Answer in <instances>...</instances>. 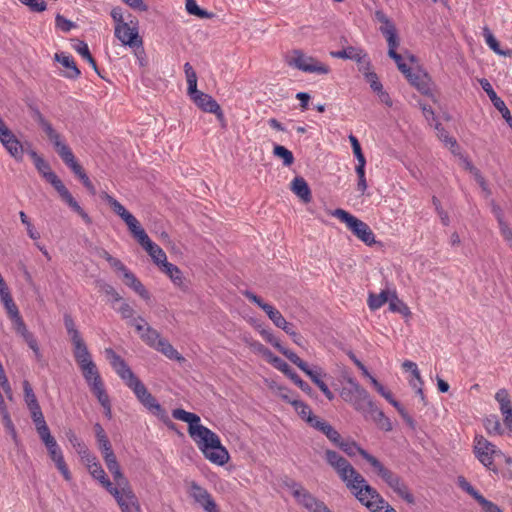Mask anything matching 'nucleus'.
<instances>
[{"instance_id":"obj_1","label":"nucleus","mask_w":512,"mask_h":512,"mask_svg":"<svg viewBox=\"0 0 512 512\" xmlns=\"http://www.w3.org/2000/svg\"><path fill=\"white\" fill-rule=\"evenodd\" d=\"M324 457L356 499L371 512H397L378 491L370 486L351 463L336 451L327 449Z\"/></svg>"},{"instance_id":"obj_2","label":"nucleus","mask_w":512,"mask_h":512,"mask_svg":"<svg viewBox=\"0 0 512 512\" xmlns=\"http://www.w3.org/2000/svg\"><path fill=\"white\" fill-rule=\"evenodd\" d=\"M176 420L188 424V433L204 456L212 463L224 465L229 460V454L222 446L220 438L216 433L201 424L200 417L184 409L177 408L172 411Z\"/></svg>"},{"instance_id":"obj_3","label":"nucleus","mask_w":512,"mask_h":512,"mask_svg":"<svg viewBox=\"0 0 512 512\" xmlns=\"http://www.w3.org/2000/svg\"><path fill=\"white\" fill-rule=\"evenodd\" d=\"M332 215L343 222L347 229L367 246L376 244L375 235L367 223L344 209L337 208Z\"/></svg>"},{"instance_id":"obj_4","label":"nucleus","mask_w":512,"mask_h":512,"mask_svg":"<svg viewBox=\"0 0 512 512\" xmlns=\"http://www.w3.org/2000/svg\"><path fill=\"white\" fill-rule=\"evenodd\" d=\"M134 393L141 404L154 416L159 418L169 429L174 430L175 424L170 420L167 412L158 403L156 398L147 390L146 386H133Z\"/></svg>"},{"instance_id":"obj_5","label":"nucleus","mask_w":512,"mask_h":512,"mask_svg":"<svg viewBox=\"0 0 512 512\" xmlns=\"http://www.w3.org/2000/svg\"><path fill=\"white\" fill-rule=\"evenodd\" d=\"M73 355L87 384H102L97 366L92 360L87 345L78 349H73Z\"/></svg>"},{"instance_id":"obj_6","label":"nucleus","mask_w":512,"mask_h":512,"mask_svg":"<svg viewBox=\"0 0 512 512\" xmlns=\"http://www.w3.org/2000/svg\"><path fill=\"white\" fill-rule=\"evenodd\" d=\"M272 388H274V393L285 402L290 403L294 407L296 413L311 427L314 428L315 422L321 420L319 417L313 415L308 405L293 396L286 386H272Z\"/></svg>"},{"instance_id":"obj_7","label":"nucleus","mask_w":512,"mask_h":512,"mask_svg":"<svg viewBox=\"0 0 512 512\" xmlns=\"http://www.w3.org/2000/svg\"><path fill=\"white\" fill-rule=\"evenodd\" d=\"M297 503L306 508L309 512H332L327 505L315 498L301 484L292 482L288 485Z\"/></svg>"},{"instance_id":"obj_8","label":"nucleus","mask_w":512,"mask_h":512,"mask_svg":"<svg viewBox=\"0 0 512 512\" xmlns=\"http://www.w3.org/2000/svg\"><path fill=\"white\" fill-rule=\"evenodd\" d=\"M474 453L476 458L488 469L496 472L494 467V459L502 455L501 451L494 444L485 439L482 435H478L474 439Z\"/></svg>"},{"instance_id":"obj_9","label":"nucleus","mask_w":512,"mask_h":512,"mask_svg":"<svg viewBox=\"0 0 512 512\" xmlns=\"http://www.w3.org/2000/svg\"><path fill=\"white\" fill-rule=\"evenodd\" d=\"M127 18L130 23L115 25V37L130 48H139L142 45V38L138 32V21H134L135 17L131 13H128Z\"/></svg>"},{"instance_id":"obj_10","label":"nucleus","mask_w":512,"mask_h":512,"mask_svg":"<svg viewBox=\"0 0 512 512\" xmlns=\"http://www.w3.org/2000/svg\"><path fill=\"white\" fill-rule=\"evenodd\" d=\"M340 396L362 413L372 407V401L362 386H342Z\"/></svg>"},{"instance_id":"obj_11","label":"nucleus","mask_w":512,"mask_h":512,"mask_svg":"<svg viewBox=\"0 0 512 512\" xmlns=\"http://www.w3.org/2000/svg\"><path fill=\"white\" fill-rule=\"evenodd\" d=\"M289 64L307 73L328 74L330 72L329 66L312 56L305 55L301 50H294L293 58L289 61Z\"/></svg>"},{"instance_id":"obj_12","label":"nucleus","mask_w":512,"mask_h":512,"mask_svg":"<svg viewBox=\"0 0 512 512\" xmlns=\"http://www.w3.org/2000/svg\"><path fill=\"white\" fill-rule=\"evenodd\" d=\"M105 355L114 371L126 384H142V382L135 376L131 368L127 365L124 359L118 355L113 349L107 348Z\"/></svg>"},{"instance_id":"obj_13","label":"nucleus","mask_w":512,"mask_h":512,"mask_svg":"<svg viewBox=\"0 0 512 512\" xmlns=\"http://www.w3.org/2000/svg\"><path fill=\"white\" fill-rule=\"evenodd\" d=\"M5 396L11 401L12 392L11 386H0V417L5 429V432L11 437L15 445L19 444V438L16 428L11 419L7 405L5 403Z\"/></svg>"},{"instance_id":"obj_14","label":"nucleus","mask_w":512,"mask_h":512,"mask_svg":"<svg viewBox=\"0 0 512 512\" xmlns=\"http://www.w3.org/2000/svg\"><path fill=\"white\" fill-rule=\"evenodd\" d=\"M109 493L114 497L122 512H141L138 498L131 486L121 489L114 487Z\"/></svg>"},{"instance_id":"obj_15","label":"nucleus","mask_w":512,"mask_h":512,"mask_svg":"<svg viewBox=\"0 0 512 512\" xmlns=\"http://www.w3.org/2000/svg\"><path fill=\"white\" fill-rule=\"evenodd\" d=\"M188 494L205 512H218L217 504L212 495L196 482L189 483Z\"/></svg>"},{"instance_id":"obj_16","label":"nucleus","mask_w":512,"mask_h":512,"mask_svg":"<svg viewBox=\"0 0 512 512\" xmlns=\"http://www.w3.org/2000/svg\"><path fill=\"white\" fill-rule=\"evenodd\" d=\"M482 89L486 92L494 107L501 113L502 117L507 122L508 126L512 129V115L507 108L505 102L497 95L490 82L482 78L479 80Z\"/></svg>"},{"instance_id":"obj_17","label":"nucleus","mask_w":512,"mask_h":512,"mask_svg":"<svg viewBox=\"0 0 512 512\" xmlns=\"http://www.w3.org/2000/svg\"><path fill=\"white\" fill-rule=\"evenodd\" d=\"M399 497L408 504H415V497L409 490L407 484L400 476L391 472L387 478L383 480Z\"/></svg>"},{"instance_id":"obj_18","label":"nucleus","mask_w":512,"mask_h":512,"mask_svg":"<svg viewBox=\"0 0 512 512\" xmlns=\"http://www.w3.org/2000/svg\"><path fill=\"white\" fill-rule=\"evenodd\" d=\"M46 448L48 450V453H49V456H50L51 460L55 463L57 469L62 474L64 479L66 481H71V479H72L71 472H70V470H69V468H68V466H67V464H66V462L64 460V456H63L62 450L60 449V447L57 444V442L49 445Z\"/></svg>"},{"instance_id":"obj_19","label":"nucleus","mask_w":512,"mask_h":512,"mask_svg":"<svg viewBox=\"0 0 512 512\" xmlns=\"http://www.w3.org/2000/svg\"><path fill=\"white\" fill-rule=\"evenodd\" d=\"M189 97L192 99L195 105L204 112L212 113L213 111L219 109V104L217 101L212 96L200 90H197L196 93L190 94Z\"/></svg>"},{"instance_id":"obj_20","label":"nucleus","mask_w":512,"mask_h":512,"mask_svg":"<svg viewBox=\"0 0 512 512\" xmlns=\"http://www.w3.org/2000/svg\"><path fill=\"white\" fill-rule=\"evenodd\" d=\"M64 326L67 331V334L70 338V341L73 344V349H78L86 346L83 338L81 337L80 332L76 328L74 319L69 313H65L63 316Z\"/></svg>"},{"instance_id":"obj_21","label":"nucleus","mask_w":512,"mask_h":512,"mask_svg":"<svg viewBox=\"0 0 512 512\" xmlns=\"http://www.w3.org/2000/svg\"><path fill=\"white\" fill-rule=\"evenodd\" d=\"M54 59L67 69V71L64 73V77L72 80L79 78L81 71L77 67L72 56L61 52L56 53Z\"/></svg>"},{"instance_id":"obj_22","label":"nucleus","mask_w":512,"mask_h":512,"mask_svg":"<svg viewBox=\"0 0 512 512\" xmlns=\"http://www.w3.org/2000/svg\"><path fill=\"white\" fill-rule=\"evenodd\" d=\"M408 82L414 86L421 94L429 96L431 94V78L426 72L412 73V77L407 78Z\"/></svg>"},{"instance_id":"obj_23","label":"nucleus","mask_w":512,"mask_h":512,"mask_svg":"<svg viewBox=\"0 0 512 512\" xmlns=\"http://www.w3.org/2000/svg\"><path fill=\"white\" fill-rule=\"evenodd\" d=\"M330 55L333 58L350 59L356 61L358 64H361L362 60H365L366 52L363 49L354 46H348L347 48L339 51H332L330 52Z\"/></svg>"},{"instance_id":"obj_24","label":"nucleus","mask_w":512,"mask_h":512,"mask_svg":"<svg viewBox=\"0 0 512 512\" xmlns=\"http://www.w3.org/2000/svg\"><path fill=\"white\" fill-rule=\"evenodd\" d=\"M291 190L296 194L304 203H309L312 200L311 189L303 177H295L291 182Z\"/></svg>"},{"instance_id":"obj_25","label":"nucleus","mask_w":512,"mask_h":512,"mask_svg":"<svg viewBox=\"0 0 512 512\" xmlns=\"http://www.w3.org/2000/svg\"><path fill=\"white\" fill-rule=\"evenodd\" d=\"M160 268L164 273H166L169 276V278L176 286H178L184 291L188 289V286L184 281L182 272L176 265L166 261L163 265L160 266Z\"/></svg>"},{"instance_id":"obj_26","label":"nucleus","mask_w":512,"mask_h":512,"mask_svg":"<svg viewBox=\"0 0 512 512\" xmlns=\"http://www.w3.org/2000/svg\"><path fill=\"white\" fill-rule=\"evenodd\" d=\"M76 43L73 45V48L76 50L77 53L81 55L82 58H84L90 66L93 68V70L103 78L101 75L96 60L93 58L92 54L90 53L89 47L87 43L83 40L75 39Z\"/></svg>"},{"instance_id":"obj_27","label":"nucleus","mask_w":512,"mask_h":512,"mask_svg":"<svg viewBox=\"0 0 512 512\" xmlns=\"http://www.w3.org/2000/svg\"><path fill=\"white\" fill-rule=\"evenodd\" d=\"M366 416H370L377 425L385 430L390 431L392 430V424L390 420L384 415V413L379 410L375 404L372 402V407L366 410V413H363Z\"/></svg>"},{"instance_id":"obj_28","label":"nucleus","mask_w":512,"mask_h":512,"mask_svg":"<svg viewBox=\"0 0 512 512\" xmlns=\"http://www.w3.org/2000/svg\"><path fill=\"white\" fill-rule=\"evenodd\" d=\"M38 173L52 186L61 180L56 173L51 170L50 164L42 157L34 164Z\"/></svg>"},{"instance_id":"obj_29","label":"nucleus","mask_w":512,"mask_h":512,"mask_svg":"<svg viewBox=\"0 0 512 512\" xmlns=\"http://www.w3.org/2000/svg\"><path fill=\"white\" fill-rule=\"evenodd\" d=\"M90 475L97 480L108 492L114 488L113 483L107 477L104 469L102 468L100 462L94 463L93 466H90L88 469Z\"/></svg>"},{"instance_id":"obj_30","label":"nucleus","mask_w":512,"mask_h":512,"mask_svg":"<svg viewBox=\"0 0 512 512\" xmlns=\"http://www.w3.org/2000/svg\"><path fill=\"white\" fill-rule=\"evenodd\" d=\"M271 361L274 367L285 373L294 382V384H306L282 358L273 356Z\"/></svg>"},{"instance_id":"obj_31","label":"nucleus","mask_w":512,"mask_h":512,"mask_svg":"<svg viewBox=\"0 0 512 512\" xmlns=\"http://www.w3.org/2000/svg\"><path fill=\"white\" fill-rule=\"evenodd\" d=\"M315 429L323 433L332 443L338 446L342 438L337 430H335L328 422L320 420L315 422Z\"/></svg>"},{"instance_id":"obj_32","label":"nucleus","mask_w":512,"mask_h":512,"mask_svg":"<svg viewBox=\"0 0 512 512\" xmlns=\"http://www.w3.org/2000/svg\"><path fill=\"white\" fill-rule=\"evenodd\" d=\"M25 402L30 410L32 418H39L42 415L41 408L31 386H25Z\"/></svg>"},{"instance_id":"obj_33","label":"nucleus","mask_w":512,"mask_h":512,"mask_svg":"<svg viewBox=\"0 0 512 512\" xmlns=\"http://www.w3.org/2000/svg\"><path fill=\"white\" fill-rule=\"evenodd\" d=\"M361 456L373 467L375 472L378 474L379 477L384 480L389 476V474L392 472L388 468H386L376 457L368 453L367 451H362Z\"/></svg>"},{"instance_id":"obj_34","label":"nucleus","mask_w":512,"mask_h":512,"mask_svg":"<svg viewBox=\"0 0 512 512\" xmlns=\"http://www.w3.org/2000/svg\"><path fill=\"white\" fill-rule=\"evenodd\" d=\"M483 36L488 47L498 55L507 56L510 55L511 50H502L498 40L495 38L493 33L488 27L483 28Z\"/></svg>"},{"instance_id":"obj_35","label":"nucleus","mask_w":512,"mask_h":512,"mask_svg":"<svg viewBox=\"0 0 512 512\" xmlns=\"http://www.w3.org/2000/svg\"><path fill=\"white\" fill-rule=\"evenodd\" d=\"M300 369L311 379L313 384H325L322 378H325L326 374L323 372L321 367L316 365L310 366L304 361V366Z\"/></svg>"},{"instance_id":"obj_36","label":"nucleus","mask_w":512,"mask_h":512,"mask_svg":"<svg viewBox=\"0 0 512 512\" xmlns=\"http://www.w3.org/2000/svg\"><path fill=\"white\" fill-rule=\"evenodd\" d=\"M92 392L97 397L98 401L104 408V413L108 418H111V404L109 400V396L106 393L103 386H92Z\"/></svg>"},{"instance_id":"obj_37","label":"nucleus","mask_w":512,"mask_h":512,"mask_svg":"<svg viewBox=\"0 0 512 512\" xmlns=\"http://www.w3.org/2000/svg\"><path fill=\"white\" fill-rule=\"evenodd\" d=\"M391 294L388 290H383L379 294L371 293L368 298L369 308L372 311L379 309L386 302L390 301Z\"/></svg>"},{"instance_id":"obj_38","label":"nucleus","mask_w":512,"mask_h":512,"mask_svg":"<svg viewBox=\"0 0 512 512\" xmlns=\"http://www.w3.org/2000/svg\"><path fill=\"white\" fill-rule=\"evenodd\" d=\"M157 351L163 353L166 357L172 360H180L182 359L179 352L164 338L157 342V345L154 347Z\"/></svg>"},{"instance_id":"obj_39","label":"nucleus","mask_w":512,"mask_h":512,"mask_svg":"<svg viewBox=\"0 0 512 512\" xmlns=\"http://www.w3.org/2000/svg\"><path fill=\"white\" fill-rule=\"evenodd\" d=\"M273 155L277 158H280L283 165L287 167L291 166L295 161L293 153L285 146L280 144H274Z\"/></svg>"},{"instance_id":"obj_40","label":"nucleus","mask_w":512,"mask_h":512,"mask_svg":"<svg viewBox=\"0 0 512 512\" xmlns=\"http://www.w3.org/2000/svg\"><path fill=\"white\" fill-rule=\"evenodd\" d=\"M107 469L113 476V479L116 484V486H115L116 489H121V488L131 486L129 483V480L123 474L119 463H117L116 465L111 466Z\"/></svg>"},{"instance_id":"obj_41","label":"nucleus","mask_w":512,"mask_h":512,"mask_svg":"<svg viewBox=\"0 0 512 512\" xmlns=\"http://www.w3.org/2000/svg\"><path fill=\"white\" fill-rule=\"evenodd\" d=\"M48 139L52 143L60 158H63L65 155L72 151L71 148L62 140V137L58 132H55Z\"/></svg>"},{"instance_id":"obj_42","label":"nucleus","mask_w":512,"mask_h":512,"mask_svg":"<svg viewBox=\"0 0 512 512\" xmlns=\"http://www.w3.org/2000/svg\"><path fill=\"white\" fill-rule=\"evenodd\" d=\"M389 310L392 312L400 313L403 316L410 315L409 307L398 298L395 291L392 292L390 297Z\"/></svg>"},{"instance_id":"obj_43","label":"nucleus","mask_w":512,"mask_h":512,"mask_svg":"<svg viewBox=\"0 0 512 512\" xmlns=\"http://www.w3.org/2000/svg\"><path fill=\"white\" fill-rule=\"evenodd\" d=\"M483 425L489 435H501L503 433L501 423L496 415L487 416Z\"/></svg>"},{"instance_id":"obj_44","label":"nucleus","mask_w":512,"mask_h":512,"mask_svg":"<svg viewBox=\"0 0 512 512\" xmlns=\"http://www.w3.org/2000/svg\"><path fill=\"white\" fill-rule=\"evenodd\" d=\"M184 72H185L186 80H187V84H188L187 94L190 95L192 93H196L198 90L197 89V74L189 62H186L184 64Z\"/></svg>"},{"instance_id":"obj_45","label":"nucleus","mask_w":512,"mask_h":512,"mask_svg":"<svg viewBox=\"0 0 512 512\" xmlns=\"http://www.w3.org/2000/svg\"><path fill=\"white\" fill-rule=\"evenodd\" d=\"M184 72H185L186 80H187V84H188L187 94L190 95L192 93H196L198 90L197 89V74L189 62H186L184 64Z\"/></svg>"},{"instance_id":"obj_46","label":"nucleus","mask_w":512,"mask_h":512,"mask_svg":"<svg viewBox=\"0 0 512 512\" xmlns=\"http://www.w3.org/2000/svg\"><path fill=\"white\" fill-rule=\"evenodd\" d=\"M184 72H185L186 80H187V84H188L187 94L190 95L192 93H196L198 90L197 89V74L189 62H186L184 64Z\"/></svg>"},{"instance_id":"obj_47","label":"nucleus","mask_w":512,"mask_h":512,"mask_svg":"<svg viewBox=\"0 0 512 512\" xmlns=\"http://www.w3.org/2000/svg\"><path fill=\"white\" fill-rule=\"evenodd\" d=\"M377 387V391L385 398L387 399L397 410L398 412L402 415V417L404 419H407L408 421H410V418L409 416L407 415V413L405 412L404 408L400 405L399 402H397L393 397H392V394H391V391L389 390V387L388 386H376Z\"/></svg>"},{"instance_id":"obj_48","label":"nucleus","mask_w":512,"mask_h":512,"mask_svg":"<svg viewBox=\"0 0 512 512\" xmlns=\"http://www.w3.org/2000/svg\"><path fill=\"white\" fill-rule=\"evenodd\" d=\"M61 159L65 165L71 169L76 177L80 178L85 173L84 168L76 160L73 151L69 152Z\"/></svg>"},{"instance_id":"obj_49","label":"nucleus","mask_w":512,"mask_h":512,"mask_svg":"<svg viewBox=\"0 0 512 512\" xmlns=\"http://www.w3.org/2000/svg\"><path fill=\"white\" fill-rule=\"evenodd\" d=\"M146 252L153 259L154 263L159 267L167 261V257L163 249L152 241V247L145 248Z\"/></svg>"},{"instance_id":"obj_50","label":"nucleus","mask_w":512,"mask_h":512,"mask_svg":"<svg viewBox=\"0 0 512 512\" xmlns=\"http://www.w3.org/2000/svg\"><path fill=\"white\" fill-rule=\"evenodd\" d=\"M20 336L23 338L25 343L28 345V347L33 351L35 358L40 361L42 358V354L40 352V348L38 345V341L29 330H26V332H23L20 334Z\"/></svg>"},{"instance_id":"obj_51","label":"nucleus","mask_w":512,"mask_h":512,"mask_svg":"<svg viewBox=\"0 0 512 512\" xmlns=\"http://www.w3.org/2000/svg\"><path fill=\"white\" fill-rule=\"evenodd\" d=\"M365 166H366V160L358 161L355 172L358 176V182H357V190L361 192V194H364L368 185L365 177Z\"/></svg>"},{"instance_id":"obj_52","label":"nucleus","mask_w":512,"mask_h":512,"mask_svg":"<svg viewBox=\"0 0 512 512\" xmlns=\"http://www.w3.org/2000/svg\"><path fill=\"white\" fill-rule=\"evenodd\" d=\"M101 198L106 201L110 207L112 208V210L118 215L121 217V219L125 216V214H128L129 211L125 209V207L119 202L117 201L114 197H112L111 195H109L108 193L106 192H103L102 195H101Z\"/></svg>"},{"instance_id":"obj_53","label":"nucleus","mask_w":512,"mask_h":512,"mask_svg":"<svg viewBox=\"0 0 512 512\" xmlns=\"http://www.w3.org/2000/svg\"><path fill=\"white\" fill-rule=\"evenodd\" d=\"M495 399L499 404V409L501 413L508 412L512 410V403L510 400V396L506 389H500L496 395Z\"/></svg>"},{"instance_id":"obj_54","label":"nucleus","mask_w":512,"mask_h":512,"mask_svg":"<svg viewBox=\"0 0 512 512\" xmlns=\"http://www.w3.org/2000/svg\"><path fill=\"white\" fill-rule=\"evenodd\" d=\"M141 339L150 347L154 348L161 340L160 334L151 326H146L145 332L141 333Z\"/></svg>"},{"instance_id":"obj_55","label":"nucleus","mask_w":512,"mask_h":512,"mask_svg":"<svg viewBox=\"0 0 512 512\" xmlns=\"http://www.w3.org/2000/svg\"><path fill=\"white\" fill-rule=\"evenodd\" d=\"M264 312L267 314L269 319L273 322V324L276 327L281 328L282 325H284V322L286 321V319L283 317L281 312L278 309H276L274 306L269 305Z\"/></svg>"},{"instance_id":"obj_56","label":"nucleus","mask_w":512,"mask_h":512,"mask_svg":"<svg viewBox=\"0 0 512 512\" xmlns=\"http://www.w3.org/2000/svg\"><path fill=\"white\" fill-rule=\"evenodd\" d=\"M338 447L350 457L355 456L356 453L361 455V452L365 451L356 442L353 441L349 442L341 440V442L338 444Z\"/></svg>"},{"instance_id":"obj_57","label":"nucleus","mask_w":512,"mask_h":512,"mask_svg":"<svg viewBox=\"0 0 512 512\" xmlns=\"http://www.w3.org/2000/svg\"><path fill=\"white\" fill-rule=\"evenodd\" d=\"M96 285L101 292L105 293L108 296H111L113 301L118 302L122 300L120 294L115 290V288L111 284H108L103 280H98L96 282Z\"/></svg>"},{"instance_id":"obj_58","label":"nucleus","mask_w":512,"mask_h":512,"mask_svg":"<svg viewBox=\"0 0 512 512\" xmlns=\"http://www.w3.org/2000/svg\"><path fill=\"white\" fill-rule=\"evenodd\" d=\"M458 486L472 496L477 502L483 497L464 477L457 479Z\"/></svg>"},{"instance_id":"obj_59","label":"nucleus","mask_w":512,"mask_h":512,"mask_svg":"<svg viewBox=\"0 0 512 512\" xmlns=\"http://www.w3.org/2000/svg\"><path fill=\"white\" fill-rule=\"evenodd\" d=\"M19 217L21 222L26 226L27 234L28 236L33 239L37 240L40 238V233L35 229V227L32 225L31 221L29 220L28 216L24 211L19 212Z\"/></svg>"},{"instance_id":"obj_60","label":"nucleus","mask_w":512,"mask_h":512,"mask_svg":"<svg viewBox=\"0 0 512 512\" xmlns=\"http://www.w3.org/2000/svg\"><path fill=\"white\" fill-rule=\"evenodd\" d=\"M55 26L56 28L60 29L61 31L67 33L71 29L76 28L77 25L75 22L66 19L63 15L57 14L55 17Z\"/></svg>"},{"instance_id":"obj_61","label":"nucleus","mask_w":512,"mask_h":512,"mask_svg":"<svg viewBox=\"0 0 512 512\" xmlns=\"http://www.w3.org/2000/svg\"><path fill=\"white\" fill-rule=\"evenodd\" d=\"M53 188L58 192L61 199L67 203V205H70L73 201H75L72 194L69 192V190L66 188V186L63 184L61 180L57 182V184L53 185Z\"/></svg>"},{"instance_id":"obj_62","label":"nucleus","mask_w":512,"mask_h":512,"mask_svg":"<svg viewBox=\"0 0 512 512\" xmlns=\"http://www.w3.org/2000/svg\"><path fill=\"white\" fill-rule=\"evenodd\" d=\"M403 369L405 372H410L412 374V379L409 380L410 383H412L414 380L418 381L420 384H423V381L420 376V372L418 370L417 364L406 360L402 364Z\"/></svg>"},{"instance_id":"obj_63","label":"nucleus","mask_w":512,"mask_h":512,"mask_svg":"<svg viewBox=\"0 0 512 512\" xmlns=\"http://www.w3.org/2000/svg\"><path fill=\"white\" fill-rule=\"evenodd\" d=\"M134 238L138 241V243L145 249L147 246L149 248L152 247V240L149 238L145 230L140 226L135 231L132 232Z\"/></svg>"},{"instance_id":"obj_64","label":"nucleus","mask_w":512,"mask_h":512,"mask_svg":"<svg viewBox=\"0 0 512 512\" xmlns=\"http://www.w3.org/2000/svg\"><path fill=\"white\" fill-rule=\"evenodd\" d=\"M78 453L87 469H90V466H93L94 463L99 462L96 456L90 453L86 446H83L81 449H78Z\"/></svg>"}]
</instances>
